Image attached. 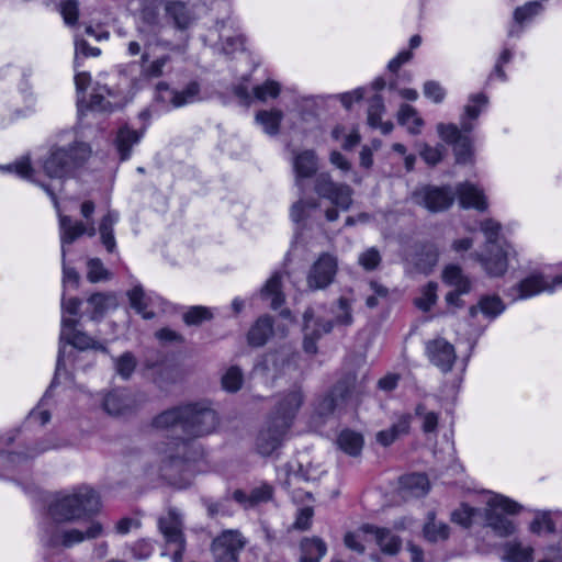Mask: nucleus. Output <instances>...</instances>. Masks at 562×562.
I'll return each mask as SVG.
<instances>
[{"label":"nucleus","instance_id":"1","mask_svg":"<svg viewBox=\"0 0 562 562\" xmlns=\"http://www.w3.org/2000/svg\"><path fill=\"white\" fill-rule=\"evenodd\" d=\"M101 510L99 494L88 485L75 487L70 493H59L48 505V522L41 537L48 549H69L78 543L94 540L104 535V527L91 520L86 529L65 528L56 522H74L97 515Z\"/></svg>","mask_w":562,"mask_h":562},{"label":"nucleus","instance_id":"2","mask_svg":"<svg viewBox=\"0 0 562 562\" xmlns=\"http://www.w3.org/2000/svg\"><path fill=\"white\" fill-rule=\"evenodd\" d=\"M220 425L217 413L206 403H189L155 416L151 427L175 434L181 445L213 434Z\"/></svg>","mask_w":562,"mask_h":562},{"label":"nucleus","instance_id":"3","mask_svg":"<svg viewBox=\"0 0 562 562\" xmlns=\"http://www.w3.org/2000/svg\"><path fill=\"white\" fill-rule=\"evenodd\" d=\"M303 402L304 395L300 387L279 395L266 425L257 436L256 450L259 454L271 456L282 445Z\"/></svg>","mask_w":562,"mask_h":562},{"label":"nucleus","instance_id":"4","mask_svg":"<svg viewBox=\"0 0 562 562\" xmlns=\"http://www.w3.org/2000/svg\"><path fill=\"white\" fill-rule=\"evenodd\" d=\"M488 105V97L483 93L471 94L460 115V126L449 123H439L437 132L440 138L451 145L458 164H468L473 159V139L471 133L475 128V121Z\"/></svg>","mask_w":562,"mask_h":562},{"label":"nucleus","instance_id":"5","mask_svg":"<svg viewBox=\"0 0 562 562\" xmlns=\"http://www.w3.org/2000/svg\"><path fill=\"white\" fill-rule=\"evenodd\" d=\"M91 156L92 147L89 143L74 140L67 145L52 146L42 167L49 178L64 179L85 167Z\"/></svg>","mask_w":562,"mask_h":562},{"label":"nucleus","instance_id":"6","mask_svg":"<svg viewBox=\"0 0 562 562\" xmlns=\"http://www.w3.org/2000/svg\"><path fill=\"white\" fill-rule=\"evenodd\" d=\"M339 313L336 314L335 319H324L314 317V311L307 308L303 314L304 321V340L303 348L307 353L317 352V340L324 335L333 330L334 325L349 326L353 322L350 301L347 297H339L338 301Z\"/></svg>","mask_w":562,"mask_h":562},{"label":"nucleus","instance_id":"7","mask_svg":"<svg viewBox=\"0 0 562 562\" xmlns=\"http://www.w3.org/2000/svg\"><path fill=\"white\" fill-rule=\"evenodd\" d=\"M481 232L485 236V250L488 256L479 252L471 254V258L480 262L487 274L492 277L503 276L507 270L508 246L498 245L502 224L493 218H486L480 224Z\"/></svg>","mask_w":562,"mask_h":562},{"label":"nucleus","instance_id":"8","mask_svg":"<svg viewBox=\"0 0 562 562\" xmlns=\"http://www.w3.org/2000/svg\"><path fill=\"white\" fill-rule=\"evenodd\" d=\"M521 509L522 506L517 502L494 493L486 501L484 525L501 538L509 537L516 531V524L510 516L519 514Z\"/></svg>","mask_w":562,"mask_h":562},{"label":"nucleus","instance_id":"9","mask_svg":"<svg viewBox=\"0 0 562 562\" xmlns=\"http://www.w3.org/2000/svg\"><path fill=\"white\" fill-rule=\"evenodd\" d=\"M77 324H78L77 319L69 318L66 316H63V318H61L59 351H58V358H57L56 372H55L54 380H56V378L60 374L61 370H65L64 342L69 344L79 350H87L89 348H92V349H99L103 352H108L106 347L94 341L86 333L77 330L76 329ZM54 383H55V381H53V384Z\"/></svg>","mask_w":562,"mask_h":562},{"label":"nucleus","instance_id":"10","mask_svg":"<svg viewBox=\"0 0 562 562\" xmlns=\"http://www.w3.org/2000/svg\"><path fill=\"white\" fill-rule=\"evenodd\" d=\"M158 528L164 536L167 547H175L171 553L172 561L181 562L186 551V538L181 514L176 508H169L165 515L158 518Z\"/></svg>","mask_w":562,"mask_h":562},{"label":"nucleus","instance_id":"11","mask_svg":"<svg viewBox=\"0 0 562 562\" xmlns=\"http://www.w3.org/2000/svg\"><path fill=\"white\" fill-rule=\"evenodd\" d=\"M412 200L430 213H439L451 207L456 200V192L450 186H424L413 192Z\"/></svg>","mask_w":562,"mask_h":562},{"label":"nucleus","instance_id":"12","mask_svg":"<svg viewBox=\"0 0 562 562\" xmlns=\"http://www.w3.org/2000/svg\"><path fill=\"white\" fill-rule=\"evenodd\" d=\"M247 540L238 530H224L211 544L214 562H239Z\"/></svg>","mask_w":562,"mask_h":562},{"label":"nucleus","instance_id":"13","mask_svg":"<svg viewBox=\"0 0 562 562\" xmlns=\"http://www.w3.org/2000/svg\"><path fill=\"white\" fill-rule=\"evenodd\" d=\"M337 271V257L328 252L322 254L307 273V286L313 291L326 289L334 282Z\"/></svg>","mask_w":562,"mask_h":562},{"label":"nucleus","instance_id":"14","mask_svg":"<svg viewBox=\"0 0 562 562\" xmlns=\"http://www.w3.org/2000/svg\"><path fill=\"white\" fill-rule=\"evenodd\" d=\"M159 11V0H144L142 2L137 25V32L142 40L149 41L160 34L164 23Z\"/></svg>","mask_w":562,"mask_h":562},{"label":"nucleus","instance_id":"15","mask_svg":"<svg viewBox=\"0 0 562 562\" xmlns=\"http://www.w3.org/2000/svg\"><path fill=\"white\" fill-rule=\"evenodd\" d=\"M60 243H61V259L66 260V245H71L76 239L82 235L93 237L97 233L94 222L72 221L68 215H64L58 211Z\"/></svg>","mask_w":562,"mask_h":562},{"label":"nucleus","instance_id":"16","mask_svg":"<svg viewBox=\"0 0 562 562\" xmlns=\"http://www.w3.org/2000/svg\"><path fill=\"white\" fill-rule=\"evenodd\" d=\"M140 404L136 394L127 390L109 392L103 400V408L109 415L120 416L132 413Z\"/></svg>","mask_w":562,"mask_h":562},{"label":"nucleus","instance_id":"17","mask_svg":"<svg viewBox=\"0 0 562 562\" xmlns=\"http://www.w3.org/2000/svg\"><path fill=\"white\" fill-rule=\"evenodd\" d=\"M426 353L430 362L442 372L450 371L456 361L454 347L443 338L428 341L426 344Z\"/></svg>","mask_w":562,"mask_h":562},{"label":"nucleus","instance_id":"18","mask_svg":"<svg viewBox=\"0 0 562 562\" xmlns=\"http://www.w3.org/2000/svg\"><path fill=\"white\" fill-rule=\"evenodd\" d=\"M454 192L459 199L460 206L463 209H475L484 212L488 207L483 190L470 182L458 183Z\"/></svg>","mask_w":562,"mask_h":562},{"label":"nucleus","instance_id":"19","mask_svg":"<svg viewBox=\"0 0 562 562\" xmlns=\"http://www.w3.org/2000/svg\"><path fill=\"white\" fill-rule=\"evenodd\" d=\"M366 393V379L358 380L355 373H347L334 386V394L340 403L358 402Z\"/></svg>","mask_w":562,"mask_h":562},{"label":"nucleus","instance_id":"20","mask_svg":"<svg viewBox=\"0 0 562 562\" xmlns=\"http://www.w3.org/2000/svg\"><path fill=\"white\" fill-rule=\"evenodd\" d=\"M164 10L166 18L180 31L189 29L195 20L193 10L183 1L168 0L164 4Z\"/></svg>","mask_w":562,"mask_h":562},{"label":"nucleus","instance_id":"21","mask_svg":"<svg viewBox=\"0 0 562 562\" xmlns=\"http://www.w3.org/2000/svg\"><path fill=\"white\" fill-rule=\"evenodd\" d=\"M562 284V274L555 277L552 282L539 274H532L519 282L517 285L518 295L516 299H527L542 291H552Z\"/></svg>","mask_w":562,"mask_h":562},{"label":"nucleus","instance_id":"22","mask_svg":"<svg viewBox=\"0 0 562 562\" xmlns=\"http://www.w3.org/2000/svg\"><path fill=\"white\" fill-rule=\"evenodd\" d=\"M360 530L366 535H373L376 544L385 554L394 555L400 551L402 547L401 538L387 528H379L376 526L367 524L363 525Z\"/></svg>","mask_w":562,"mask_h":562},{"label":"nucleus","instance_id":"23","mask_svg":"<svg viewBox=\"0 0 562 562\" xmlns=\"http://www.w3.org/2000/svg\"><path fill=\"white\" fill-rule=\"evenodd\" d=\"M296 186H302V179L313 177L317 171V156L314 150L307 149L297 153L293 159Z\"/></svg>","mask_w":562,"mask_h":562},{"label":"nucleus","instance_id":"24","mask_svg":"<svg viewBox=\"0 0 562 562\" xmlns=\"http://www.w3.org/2000/svg\"><path fill=\"white\" fill-rule=\"evenodd\" d=\"M142 136V131L132 130L127 125H123L117 130L114 146L121 160H126L131 157L133 146L138 144Z\"/></svg>","mask_w":562,"mask_h":562},{"label":"nucleus","instance_id":"25","mask_svg":"<svg viewBox=\"0 0 562 562\" xmlns=\"http://www.w3.org/2000/svg\"><path fill=\"white\" fill-rule=\"evenodd\" d=\"M542 10L543 7L538 1H530L521 7H517L514 11L515 25L509 29L508 36H519L522 32L524 23L531 21L536 15L540 14Z\"/></svg>","mask_w":562,"mask_h":562},{"label":"nucleus","instance_id":"26","mask_svg":"<svg viewBox=\"0 0 562 562\" xmlns=\"http://www.w3.org/2000/svg\"><path fill=\"white\" fill-rule=\"evenodd\" d=\"M326 552L327 546L321 538H304L300 542L299 562H321Z\"/></svg>","mask_w":562,"mask_h":562},{"label":"nucleus","instance_id":"27","mask_svg":"<svg viewBox=\"0 0 562 562\" xmlns=\"http://www.w3.org/2000/svg\"><path fill=\"white\" fill-rule=\"evenodd\" d=\"M272 319L269 316L260 317L248 331V344L254 347L263 346L272 335Z\"/></svg>","mask_w":562,"mask_h":562},{"label":"nucleus","instance_id":"28","mask_svg":"<svg viewBox=\"0 0 562 562\" xmlns=\"http://www.w3.org/2000/svg\"><path fill=\"white\" fill-rule=\"evenodd\" d=\"M423 535L425 540L430 543L446 541L450 536V527L442 521H437L435 513L431 512L424 525Z\"/></svg>","mask_w":562,"mask_h":562},{"label":"nucleus","instance_id":"29","mask_svg":"<svg viewBox=\"0 0 562 562\" xmlns=\"http://www.w3.org/2000/svg\"><path fill=\"white\" fill-rule=\"evenodd\" d=\"M504 562H532L533 548L530 546H522L519 541H508L503 547Z\"/></svg>","mask_w":562,"mask_h":562},{"label":"nucleus","instance_id":"30","mask_svg":"<svg viewBox=\"0 0 562 562\" xmlns=\"http://www.w3.org/2000/svg\"><path fill=\"white\" fill-rule=\"evenodd\" d=\"M201 86L198 81H190L182 90H170L169 102L180 108L200 100Z\"/></svg>","mask_w":562,"mask_h":562},{"label":"nucleus","instance_id":"31","mask_svg":"<svg viewBox=\"0 0 562 562\" xmlns=\"http://www.w3.org/2000/svg\"><path fill=\"white\" fill-rule=\"evenodd\" d=\"M260 296L263 300H271L270 306L278 310L284 303V295L281 292V276L276 272L266 282L260 290Z\"/></svg>","mask_w":562,"mask_h":562},{"label":"nucleus","instance_id":"32","mask_svg":"<svg viewBox=\"0 0 562 562\" xmlns=\"http://www.w3.org/2000/svg\"><path fill=\"white\" fill-rule=\"evenodd\" d=\"M442 280L446 284L453 286L454 290L461 293H469L471 290V282L463 273L459 266H447L442 272Z\"/></svg>","mask_w":562,"mask_h":562},{"label":"nucleus","instance_id":"33","mask_svg":"<svg viewBox=\"0 0 562 562\" xmlns=\"http://www.w3.org/2000/svg\"><path fill=\"white\" fill-rule=\"evenodd\" d=\"M117 221V214L109 211L101 220L99 225V234L102 244L109 252H113L116 248V241L113 234V226Z\"/></svg>","mask_w":562,"mask_h":562},{"label":"nucleus","instance_id":"34","mask_svg":"<svg viewBox=\"0 0 562 562\" xmlns=\"http://www.w3.org/2000/svg\"><path fill=\"white\" fill-rule=\"evenodd\" d=\"M282 119L283 113L278 109L270 111L262 110L256 114V122L259 123L262 126L265 133L270 136H274L279 133Z\"/></svg>","mask_w":562,"mask_h":562},{"label":"nucleus","instance_id":"35","mask_svg":"<svg viewBox=\"0 0 562 562\" xmlns=\"http://www.w3.org/2000/svg\"><path fill=\"white\" fill-rule=\"evenodd\" d=\"M337 443L339 448L348 453L349 456L356 457L360 454L362 447H363V438L360 434L351 431V430H344L340 432Z\"/></svg>","mask_w":562,"mask_h":562},{"label":"nucleus","instance_id":"36","mask_svg":"<svg viewBox=\"0 0 562 562\" xmlns=\"http://www.w3.org/2000/svg\"><path fill=\"white\" fill-rule=\"evenodd\" d=\"M88 303L93 307L92 319L103 316L108 310L117 305L116 296L112 293H94L88 299Z\"/></svg>","mask_w":562,"mask_h":562},{"label":"nucleus","instance_id":"37","mask_svg":"<svg viewBox=\"0 0 562 562\" xmlns=\"http://www.w3.org/2000/svg\"><path fill=\"white\" fill-rule=\"evenodd\" d=\"M413 119H415V126H407V131L413 135H417L422 131L424 121L418 116L415 108L409 104H402L397 113L398 123L401 125H409Z\"/></svg>","mask_w":562,"mask_h":562},{"label":"nucleus","instance_id":"38","mask_svg":"<svg viewBox=\"0 0 562 562\" xmlns=\"http://www.w3.org/2000/svg\"><path fill=\"white\" fill-rule=\"evenodd\" d=\"M222 387L229 393L239 391L244 383V373L238 366L229 367L221 379Z\"/></svg>","mask_w":562,"mask_h":562},{"label":"nucleus","instance_id":"39","mask_svg":"<svg viewBox=\"0 0 562 562\" xmlns=\"http://www.w3.org/2000/svg\"><path fill=\"white\" fill-rule=\"evenodd\" d=\"M480 312L488 318H495L505 311V304L497 295H485L479 301Z\"/></svg>","mask_w":562,"mask_h":562},{"label":"nucleus","instance_id":"40","mask_svg":"<svg viewBox=\"0 0 562 562\" xmlns=\"http://www.w3.org/2000/svg\"><path fill=\"white\" fill-rule=\"evenodd\" d=\"M403 486L415 496H423L429 491V481L425 474L413 473L402 479Z\"/></svg>","mask_w":562,"mask_h":562},{"label":"nucleus","instance_id":"41","mask_svg":"<svg viewBox=\"0 0 562 562\" xmlns=\"http://www.w3.org/2000/svg\"><path fill=\"white\" fill-rule=\"evenodd\" d=\"M127 296L130 299L131 306L145 319H151L155 317L154 312H147V300L145 292L140 285H135L132 290L127 292Z\"/></svg>","mask_w":562,"mask_h":562},{"label":"nucleus","instance_id":"42","mask_svg":"<svg viewBox=\"0 0 562 562\" xmlns=\"http://www.w3.org/2000/svg\"><path fill=\"white\" fill-rule=\"evenodd\" d=\"M415 416L420 419L422 429L425 434H432L437 431L439 420L438 413L428 411L425 404L419 403L415 407Z\"/></svg>","mask_w":562,"mask_h":562},{"label":"nucleus","instance_id":"43","mask_svg":"<svg viewBox=\"0 0 562 562\" xmlns=\"http://www.w3.org/2000/svg\"><path fill=\"white\" fill-rule=\"evenodd\" d=\"M477 515H481L480 509L471 507L468 504H461L460 507L451 513L450 518L452 522L469 528Z\"/></svg>","mask_w":562,"mask_h":562},{"label":"nucleus","instance_id":"44","mask_svg":"<svg viewBox=\"0 0 562 562\" xmlns=\"http://www.w3.org/2000/svg\"><path fill=\"white\" fill-rule=\"evenodd\" d=\"M136 358L130 351L124 352L122 356L114 359L115 371L124 380L131 378L136 368Z\"/></svg>","mask_w":562,"mask_h":562},{"label":"nucleus","instance_id":"45","mask_svg":"<svg viewBox=\"0 0 562 562\" xmlns=\"http://www.w3.org/2000/svg\"><path fill=\"white\" fill-rule=\"evenodd\" d=\"M339 184L331 179L328 172H322L315 178L314 190L319 196L328 199L331 198Z\"/></svg>","mask_w":562,"mask_h":562},{"label":"nucleus","instance_id":"46","mask_svg":"<svg viewBox=\"0 0 562 562\" xmlns=\"http://www.w3.org/2000/svg\"><path fill=\"white\" fill-rule=\"evenodd\" d=\"M87 269V279L92 283L105 281L111 278V272L108 269H105V267L99 258H92L88 260Z\"/></svg>","mask_w":562,"mask_h":562},{"label":"nucleus","instance_id":"47","mask_svg":"<svg viewBox=\"0 0 562 562\" xmlns=\"http://www.w3.org/2000/svg\"><path fill=\"white\" fill-rule=\"evenodd\" d=\"M352 192L348 184L340 183L328 200L337 207L347 211L352 204Z\"/></svg>","mask_w":562,"mask_h":562},{"label":"nucleus","instance_id":"48","mask_svg":"<svg viewBox=\"0 0 562 562\" xmlns=\"http://www.w3.org/2000/svg\"><path fill=\"white\" fill-rule=\"evenodd\" d=\"M385 110L383 98L379 94L373 95L369 101L368 108V124L378 128V124H380L382 114Z\"/></svg>","mask_w":562,"mask_h":562},{"label":"nucleus","instance_id":"49","mask_svg":"<svg viewBox=\"0 0 562 562\" xmlns=\"http://www.w3.org/2000/svg\"><path fill=\"white\" fill-rule=\"evenodd\" d=\"M202 502H203L204 506L206 507L207 515L211 518H214L218 515H222V516L232 515L231 499L228 496H225L224 498H222L217 502H213L212 499H209V498H203Z\"/></svg>","mask_w":562,"mask_h":562},{"label":"nucleus","instance_id":"50","mask_svg":"<svg viewBox=\"0 0 562 562\" xmlns=\"http://www.w3.org/2000/svg\"><path fill=\"white\" fill-rule=\"evenodd\" d=\"M437 289L436 282H428L423 289L422 296L416 300V305L425 312L429 311L437 301Z\"/></svg>","mask_w":562,"mask_h":562},{"label":"nucleus","instance_id":"51","mask_svg":"<svg viewBox=\"0 0 562 562\" xmlns=\"http://www.w3.org/2000/svg\"><path fill=\"white\" fill-rule=\"evenodd\" d=\"M1 169L4 171H9V172H15L23 179L34 181V179H33L34 170L31 166V161H30L29 157H22L20 160L15 161L14 164L2 166Z\"/></svg>","mask_w":562,"mask_h":562},{"label":"nucleus","instance_id":"52","mask_svg":"<svg viewBox=\"0 0 562 562\" xmlns=\"http://www.w3.org/2000/svg\"><path fill=\"white\" fill-rule=\"evenodd\" d=\"M380 251L371 247L359 255L358 263L367 271L375 270L381 263Z\"/></svg>","mask_w":562,"mask_h":562},{"label":"nucleus","instance_id":"53","mask_svg":"<svg viewBox=\"0 0 562 562\" xmlns=\"http://www.w3.org/2000/svg\"><path fill=\"white\" fill-rule=\"evenodd\" d=\"M211 318V311L203 306H193L183 315V321L187 325H200L204 321H209Z\"/></svg>","mask_w":562,"mask_h":562},{"label":"nucleus","instance_id":"54","mask_svg":"<svg viewBox=\"0 0 562 562\" xmlns=\"http://www.w3.org/2000/svg\"><path fill=\"white\" fill-rule=\"evenodd\" d=\"M279 93L280 85L273 80H268L263 85L254 88L255 98L259 101H266L269 97L274 99Z\"/></svg>","mask_w":562,"mask_h":562},{"label":"nucleus","instance_id":"55","mask_svg":"<svg viewBox=\"0 0 562 562\" xmlns=\"http://www.w3.org/2000/svg\"><path fill=\"white\" fill-rule=\"evenodd\" d=\"M170 61L169 55H164L155 60H153L149 65L144 66L142 69V75L146 78H158L164 74V67Z\"/></svg>","mask_w":562,"mask_h":562},{"label":"nucleus","instance_id":"56","mask_svg":"<svg viewBox=\"0 0 562 562\" xmlns=\"http://www.w3.org/2000/svg\"><path fill=\"white\" fill-rule=\"evenodd\" d=\"M60 13L68 25H75L79 15V3L77 0H66L60 3Z\"/></svg>","mask_w":562,"mask_h":562},{"label":"nucleus","instance_id":"57","mask_svg":"<svg viewBox=\"0 0 562 562\" xmlns=\"http://www.w3.org/2000/svg\"><path fill=\"white\" fill-rule=\"evenodd\" d=\"M426 98L430 99L435 103H441L446 98V90L441 87L438 81L428 80L424 83L423 88Z\"/></svg>","mask_w":562,"mask_h":562},{"label":"nucleus","instance_id":"58","mask_svg":"<svg viewBox=\"0 0 562 562\" xmlns=\"http://www.w3.org/2000/svg\"><path fill=\"white\" fill-rule=\"evenodd\" d=\"M76 54H75V66L79 67L80 55L83 57H97L100 55L101 50L98 47H91L87 41L77 40L75 43Z\"/></svg>","mask_w":562,"mask_h":562},{"label":"nucleus","instance_id":"59","mask_svg":"<svg viewBox=\"0 0 562 562\" xmlns=\"http://www.w3.org/2000/svg\"><path fill=\"white\" fill-rule=\"evenodd\" d=\"M272 493V487L267 484L254 488L249 494V506H256L260 503L268 502L271 499Z\"/></svg>","mask_w":562,"mask_h":562},{"label":"nucleus","instance_id":"60","mask_svg":"<svg viewBox=\"0 0 562 562\" xmlns=\"http://www.w3.org/2000/svg\"><path fill=\"white\" fill-rule=\"evenodd\" d=\"M313 515L314 512L312 507L301 508L293 524V528L302 531L310 529L312 525Z\"/></svg>","mask_w":562,"mask_h":562},{"label":"nucleus","instance_id":"61","mask_svg":"<svg viewBox=\"0 0 562 562\" xmlns=\"http://www.w3.org/2000/svg\"><path fill=\"white\" fill-rule=\"evenodd\" d=\"M340 402L338 395L334 394V389L330 394L326 395L318 404L317 411L319 415L326 416L331 414Z\"/></svg>","mask_w":562,"mask_h":562},{"label":"nucleus","instance_id":"62","mask_svg":"<svg viewBox=\"0 0 562 562\" xmlns=\"http://www.w3.org/2000/svg\"><path fill=\"white\" fill-rule=\"evenodd\" d=\"M542 529H546L548 532L554 531V524L546 514L535 518L530 525V530L533 533H540Z\"/></svg>","mask_w":562,"mask_h":562},{"label":"nucleus","instance_id":"63","mask_svg":"<svg viewBox=\"0 0 562 562\" xmlns=\"http://www.w3.org/2000/svg\"><path fill=\"white\" fill-rule=\"evenodd\" d=\"M422 158L431 166L437 165L442 159V153L438 147H430L425 145L420 151Z\"/></svg>","mask_w":562,"mask_h":562},{"label":"nucleus","instance_id":"64","mask_svg":"<svg viewBox=\"0 0 562 562\" xmlns=\"http://www.w3.org/2000/svg\"><path fill=\"white\" fill-rule=\"evenodd\" d=\"M153 552V546L146 540H139L132 547L133 557L139 560L147 559Z\"/></svg>","mask_w":562,"mask_h":562}]
</instances>
